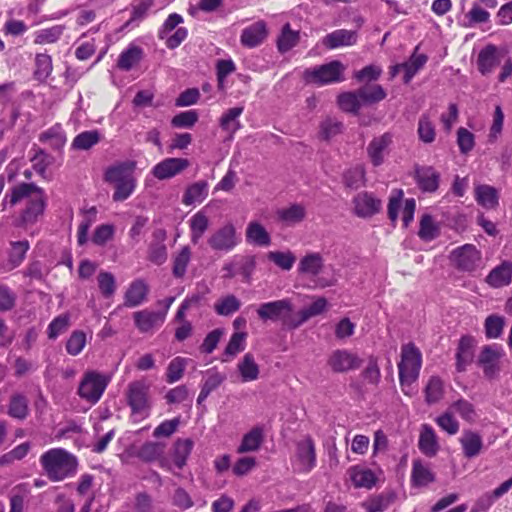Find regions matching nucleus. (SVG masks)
<instances>
[{
	"label": "nucleus",
	"instance_id": "nucleus-1",
	"mask_svg": "<svg viewBox=\"0 0 512 512\" xmlns=\"http://www.w3.org/2000/svg\"><path fill=\"white\" fill-rule=\"evenodd\" d=\"M28 197L31 198L16 220L17 226H28L37 222L39 216L44 213L46 208L45 192L34 183H21L14 186L11 192L5 196V201L9 202L12 206Z\"/></svg>",
	"mask_w": 512,
	"mask_h": 512
},
{
	"label": "nucleus",
	"instance_id": "nucleus-2",
	"mask_svg": "<svg viewBox=\"0 0 512 512\" xmlns=\"http://www.w3.org/2000/svg\"><path fill=\"white\" fill-rule=\"evenodd\" d=\"M39 463L45 475L53 482L74 477L78 469L77 457L64 448L47 450L40 456Z\"/></svg>",
	"mask_w": 512,
	"mask_h": 512
},
{
	"label": "nucleus",
	"instance_id": "nucleus-3",
	"mask_svg": "<svg viewBox=\"0 0 512 512\" xmlns=\"http://www.w3.org/2000/svg\"><path fill=\"white\" fill-rule=\"evenodd\" d=\"M421 366L422 354L419 348L412 342L402 345L398 373L400 387L405 395L413 394L412 384L417 381Z\"/></svg>",
	"mask_w": 512,
	"mask_h": 512
},
{
	"label": "nucleus",
	"instance_id": "nucleus-4",
	"mask_svg": "<svg viewBox=\"0 0 512 512\" xmlns=\"http://www.w3.org/2000/svg\"><path fill=\"white\" fill-rule=\"evenodd\" d=\"M257 316L262 322L281 321L283 327L288 330H295L296 328H290L289 323L296 320V315H293V304L289 298H284L275 301H269L261 303L257 310Z\"/></svg>",
	"mask_w": 512,
	"mask_h": 512
},
{
	"label": "nucleus",
	"instance_id": "nucleus-5",
	"mask_svg": "<svg viewBox=\"0 0 512 512\" xmlns=\"http://www.w3.org/2000/svg\"><path fill=\"white\" fill-rule=\"evenodd\" d=\"M127 404L131 409V416L136 422L150 416L151 404L149 401V385L144 381L129 383L126 392Z\"/></svg>",
	"mask_w": 512,
	"mask_h": 512
},
{
	"label": "nucleus",
	"instance_id": "nucleus-6",
	"mask_svg": "<svg viewBox=\"0 0 512 512\" xmlns=\"http://www.w3.org/2000/svg\"><path fill=\"white\" fill-rule=\"evenodd\" d=\"M109 381V377L98 371H87L79 383L78 395L94 405L101 399Z\"/></svg>",
	"mask_w": 512,
	"mask_h": 512
},
{
	"label": "nucleus",
	"instance_id": "nucleus-7",
	"mask_svg": "<svg viewBox=\"0 0 512 512\" xmlns=\"http://www.w3.org/2000/svg\"><path fill=\"white\" fill-rule=\"evenodd\" d=\"M343 71V64L338 60H334L327 64L315 67L312 70H307L305 75L307 81L310 83L323 86L341 82L343 80Z\"/></svg>",
	"mask_w": 512,
	"mask_h": 512
},
{
	"label": "nucleus",
	"instance_id": "nucleus-8",
	"mask_svg": "<svg viewBox=\"0 0 512 512\" xmlns=\"http://www.w3.org/2000/svg\"><path fill=\"white\" fill-rule=\"evenodd\" d=\"M241 242L233 223L228 222L216 229L208 238L207 243L214 251L230 252Z\"/></svg>",
	"mask_w": 512,
	"mask_h": 512
},
{
	"label": "nucleus",
	"instance_id": "nucleus-9",
	"mask_svg": "<svg viewBox=\"0 0 512 512\" xmlns=\"http://www.w3.org/2000/svg\"><path fill=\"white\" fill-rule=\"evenodd\" d=\"M291 462L298 473L308 474L316 467V449L311 437H306L297 443Z\"/></svg>",
	"mask_w": 512,
	"mask_h": 512
},
{
	"label": "nucleus",
	"instance_id": "nucleus-10",
	"mask_svg": "<svg viewBox=\"0 0 512 512\" xmlns=\"http://www.w3.org/2000/svg\"><path fill=\"white\" fill-rule=\"evenodd\" d=\"M166 444L160 441H146L135 452V456L145 463L157 462L159 467L172 471L170 461L165 457Z\"/></svg>",
	"mask_w": 512,
	"mask_h": 512
},
{
	"label": "nucleus",
	"instance_id": "nucleus-11",
	"mask_svg": "<svg viewBox=\"0 0 512 512\" xmlns=\"http://www.w3.org/2000/svg\"><path fill=\"white\" fill-rule=\"evenodd\" d=\"M451 257L457 269L465 272L475 271L482 261L481 251L473 244L457 247L452 251Z\"/></svg>",
	"mask_w": 512,
	"mask_h": 512
},
{
	"label": "nucleus",
	"instance_id": "nucleus-12",
	"mask_svg": "<svg viewBox=\"0 0 512 512\" xmlns=\"http://www.w3.org/2000/svg\"><path fill=\"white\" fill-rule=\"evenodd\" d=\"M353 212L359 218H370L378 214L382 209V202L373 193L363 191L352 199Z\"/></svg>",
	"mask_w": 512,
	"mask_h": 512
},
{
	"label": "nucleus",
	"instance_id": "nucleus-13",
	"mask_svg": "<svg viewBox=\"0 0 512 512\" xmlns=\"http://www.w3.org/2000/svg\"><path fill=\"white\" fill-rule=\"evenodd\" d=\"M503 349L497 344L485 345L478 356V364L482 367L487 378H493L499 371V360L503 356Z\"/></svg>",
	"mask_w": 512,
	"mask_h": 512
},
{
	"label": "nucleus",
	"instance_id": "nucleus-14",
	"mask_svg": "<svg viewBox=\"0 0 512 512\" xmlns=\"http://www.w3.org/2000/svg\"><path fill=\"white\" fill-rule=\"evenodd\" d=\"M190 166L186 158H165L152 168V175L158 180H166L179 175Z\"/></svg>",
	"mask_w": 512,
	"mask_h": 512
},
{
	"label": "nucleus",
	"instance_id": "nucleus-15",
	"mask_svg": "<svg viewBox=\"0 0 512 512\" xmlns=\"http://www.w3.org/2000/svg\"><path fill=\"white\" fill-rule=\"evenodd\" d=\"M414 180L424 193H434L439 188L440 173L432 166L415 165Z\"/></svg>",
	"mask_w": 512,
	"mask_h": 512
},
{
	"label": "nucleus",
	"instance_id": "nucleus-16",
	"mask_svg": "<svg viewBox=\"0 0 512 512\" xmlns=\"http://www.w3.org/2000/svg\"><path fill=\"white\" fill-rule=\"evenodd\" d=\"M38 141L46 145L52 151L63 154L67 143V134L61 123H55L38 135Z\"/></svg>",
	"mask_w": 512,
	"mask_h": 512
},
{
	"label": "nucleus",
	"instance_id": "nucleus-17",
	"mask_svg": "<svg viewBox=\"0 0 512 512\" xmlns=\"http://www.w3.org/2000/svg\"><path fill=\"white\" fill-rule=\"evenodd\" d=\"M362 361L353 352L345 349H337L328 359V365L336 373H344L360 367Z\"/></svg>",
	"mask_w": 512,
	"mask_h": 512
},
{
	"label": "nucleus",
	"instance_id": "nucleus-18",
	"mask_svg": "<svg viewBox=\"0 0 512 512\" xmlns=\"http://www.w3.org/2000/svg\"><path fill=\"white\" fill-rule=\"evenodd\" d=\"M392 142L393 135L390 132L374 137L370 141L367 146V155L374 167H379L384 163L385 155Z\"/></svg>",
	"mask_w": 512,
	"mask_h": 512
},
{
	"label": "nucleus",
	"instance_id": "nucleus-19",
	"mask_svg": "<svg viewBox=\"0 0 512 512\" xmlns=\"http://www.w3.org/2000/svg\"><path fill=\"white\" fill-rule=\"evenodd\" d=\"M133 318L140 332L149 333L162 326L166 319V311L156 312L145 309L135 312Z\"/></svg>",
	"mask_w": 512,
	"mask_h": 512
},
{
	"label": "nucleus",
	"instance_id": "nucleus-20",
	"mask_svg": "<svg viewBox=\"0 0 512 512\" xmlns=\"http://www.w3.org/2000/svg\"><path fill=\"white\" fill-rule=\"evenodd\" d=\"M268 30L265 21L259 20L245 27L240 36V42L244 47L255 48L267 38Z\"/></svg>",
	"mask_w": 512,
	"mask_h": 512
},
{
	"label": "nucleus",
	"instance_id": "nucleus-21",
	"mask_svg": "<svg viewBox=\"0 0 512 512\" xmlns=\"http://www.w3.org/2000/svg\"><path fill=\"white\" fill-rule=\"evenodd\" d=\"M358 34L356 31L337 29L328 33L321 40L322 45L328 50H334L343 46H352L357 43Z\"/></svg>",
	"mask_w": 512,
	"mask_h": 512
},
{
	"label": "nucleus",
	"instance_id": "nucleus-22",
	"mask_svg": "<svg viewBox=\"0 0 512 512\" xmlns=\"http://www.w3.org/2000/svg\"><path fill=\"white\" fill-rule=\"evenodd\" d=\"M30 249L28 240L11 241L10 248L7 251V260L2 263V271H11L19 267L26 258V254Z\"/></svg>",
	"mask_w": 512,
	"mask_h": 512
},
{
	"label": "nucleus",
	"instance_id": "nucleus-23",
	"mask_svg": "<svg viewBox=\"0 0 512 512\" xmlns=\"http://www.w3.org/2000/svg\"><path fill=\"white\" fill-rule=\"evenodd\" d=\"M347 474L355 488L372 489L377 483L375 473L362 465H353L348 468Z\"/></svg>",
	"mask_w": 512,
	"mask_h": 512
},
{
	"label": "nucleus",
	"instance_id": "nucleus-24",
	"mask_svg": "<svg viewBox=\"0 0 512 512\" xmlns=\"http://www.w3.org/2000/svg\"><path fill=\"white\" fill-rule=\"evenodd\" d=\"M499 63V52L495 45L488 44L480 50L477 57V68L483 76L492 73Z\"/></svg>",
	"mask_w": 512,
	"mask_h": 512
},
{
	"label": "nucleus",
	"instance_id": "nucleus-25",
	"mask_svg": "<svg viewBox=\"0 0 512 512\" xmlns=\"http://www.w3.org/2000/svg\"><path fill=\"white\" fill-rule=\"evenodd\" d=\"M499 191L488 184H477L474 187V198L477 204L486 210H494L499 206Z\"/></svg>",
	"mask_w": 512,
	"mask_h": 512
},
{
	"label": "nucleus",
	"instance_id": "nucleus-26",
	"mask_svg": "<svg viewBox=\"0 0 512 512\" xmlns=\"http://www.w3.org/2000/svg\"><path fill=\"white\" fill-rule=\"evenodd\" d=\"M462 453L465 458L472 459L477 457L484 447L482 436L472 430H465L459 438Z\"/></svg>",
	"mask_w": 512,
	"mask_h": 512
},
{
	"label": "nucleus",
	"instance_id": "nucleus-27",
	"mask_svg": "<svg viewBox=\"0 0 512 512\" xmlns=\"http://www.w3.org/2000/svg\"><path fill=\"white\" fill-rule=\"evenodd\" d=\"M435 480L436 475L427 464H424L420 459L413 460L410 475L411 486L426 487Z\"/></svg>",
	"mask_w": 512,
	"mask_h": 512
},
{
	"label": "nucleus",
	"instance_id": "nucleus-28",
	"mask_svg": "<svg viewBox=\"0 0 512 512\" xmlns=\"http://www.w3.org/2000/svg\"><path fill=\"white\" fill-rule=\"evenodd\" d=\"M512 281V263L503 261L486 276V283L493 288L508 286Z\"/></svg>",
	"mask_w": 512,
	"mask_h": 512
},
{
	"label": "nucleus",
	"instance_id": "nucleus-29",
	"mask_svg": "<svg viewBox=\"0 0 512 512\" xmlns=\"http://www.w3.org/2000/svg\"><path fill=\"white\" fill-rule=\"evenodd\" d=\"M191 243L197 245L210 226V220L206 212L201 209L188 220Z\"/></svg>",
	"mask_w": 512,
	"mask_h": 512
},
{
	"label": "nucleus",
	"instance_id": "nucleus-30",
	"mask_svg": "<svg viewBox=\"0 0 512 512\" xmlns=\"http://www.w3.org/2000/svg\"><path fill=\"white\" fill-rule=\"evenodd\" d=\"M144 58V50L133 43L129 44L118 56L117 67L122 71H130Z\"/></svg>",
	"mask_w": 512,
	"mask_h": 512
},
{
	"label": "nucleus",
	"instance_id": "nucleus-31",
	"mask_svg": "<svg viewBox=\"0 0 512 512\" xmlns=\"http://www.w3.org/2000/svg\"><path fill=\"white\" fill-rule=\"evenodd\" d=\"M418 448L421 453L427 457H433L437 454L439 445L435 431L431 425L422 424L418 440Z\"/></svg>",
	"mask_w": 512,
	"mask_h": 512
},
{
	"label": "nucleus",
	"instance_id": "nucleus-32",
	"mask_svg": "<svg viewBox=\"0 0 512 512\" xmlns=\"http://www.w3.org/2000/svg\"><path fill=\"white\" fill-rule=\"evenodd\" d=\"M209 185L205 180L194 182L187 186L182 196V204L192 206L202 203L208 196Z\"/></svg>",
	"mask_w": 512,
	"mask_h": 512
},
{
	"label": "nucleus",
	"instance_id": "nucleus-33",
	"mask_svg": "<svg viewBox=\"0 0 512 512\" xmlns=\"http://www.w3.org/2000/svg\"><path fill=\"white\" fill-rule=\"evenodd\" d=\"M264 428L255 426L242 437L240 445L237 447V453L244 454L259 450L264 442Z\"/></svg>",
	"mask_w": 512,
	"mask_h": 512
},
{
	"label": "nucleus",
	"instance_id": "nucleus-34",
	"mask_svg": "<svg viewBox=\"0 0 512 512\" xmlns=\"http://www.w3.org/2000/svg\"><path fill=\"white\" fill-rule=\"evenodd\" d=\"M324 268V259L318 252H310L303 256L298 264L299 274L317 276Z\"/></svg>",
	"mask_w": 512,
	"mask_h": 512
},
{
	"label": "nucleus",
	"instance_id": "nucleus-35",
	"mask_svg": "<svg viewBox=\"0 0 512 512\" xmlns=\"http://www.w3.org/2000/svg\"><path fill=\"white\" fill-rule=\"evenodd\" d=\"M327 307V300L323 297L317 298L307 308L300 310L296 315V320L288 322L290 328H299L310 318L320 315Z\"/></svg>",
	"mask_w": 512,
	"mask_h": 512
},
{
	"label": "nucleus",
	"instance_id": "nucleus-36",
	"mask_svg": "<svg viewBox=\"0 0 512 512\" xmlns=\"http://www.w3.org/2000/svg\"><path fill=\"white\" fill-rule=\"evenodd\" d=\"M245 236L248 243L259 247H267L271 243L270 234L263 225L256 221L248 223Z\"/></svg>",
	"mask_w": 512,
	"mask_h": 512
},
{
	"label": "nucleus",
	"instance_id": "nucleus-37",
	"mask_svg": "<svg viewBox=\"0 0 512 512\" xmlns=\"http://www.w3.org/2000/svg\"><path fill=\"white\" fill-rule=\"evenodd\" d=\"M148 291V286L143 280L132 281L125 293V305L127 307L139 306L146 299Z\"/></svg>",
	"mask_w": 512,
	"mask_h": 512
},
{
	"label": "nucleus",
	"instance_id": "nucleus-38",
	"mask_svg": "<svg viewBox=\"0 0 512 512\" xmlns=\"http://www.w3.org/2000/svg\"><path fill=\"white\" fill-rule=\"evenodd\" d=\"M194 447V442L190 438H178L173 444L172 451V459L174 465L178 469H183V467L187 463V459L189 458L192 449Z\"/></svg>",
	"mask_w": 512,
	"mask_h": 512
},
{
	"label": "nucleus",
	"instance_id": "nucleus-39",
	"mask_svg": "<svg viewBox=\"0 0 512 512\" xmlns=\"http://www.w3.org/2000/svg\"><path fill=\"white\" fill-rule=\"evenodd\" d=\"M238 372L243 382L255 381L259 377L260 369L253 354L246 353L237 364Z\"/></svg>",
	"mask_w": 512,
	"mask_h": 512
},
{
	"label": "nucleus",
	"instance_id": "nucleus-40",
	"mask_svg": "<svg viewBox=\"0 0 512 512\" xmlns=\"http://www.w3.org/2000/svg\"><path fill=\"white\" fill-rule=\"evenodd\" d=\"M418 139L424 144H431L436 139V127L429 113H423L417 123Z\"/></svg>",
	"mask_w": 512,
	"mask_h": 512
},
{
	"label": "nucleus",
	"instance_id": "nucleus-41",
	"mask_svg": "<svg viewBox=\"0 0 512 512\" xmlns=\"http://www.w3.org/2000/svg\"><path fill=\"white\" fill-rule=\"evenodd\" d=\"M135 167L134 162H122L106 169L104 179L108 183L114 185L124 180L125 178L132 177V170Z\"/></svg>",
	"mask_w": 512,
	"mask_h": 512
},
{
	"label": "nucleus",
	"instance_id": "nucleus-42",
	"mask_svg": "<svg viewBox=\"0 0 512 512\" xmlns=\"http://www.w3.org/2000/svg\"><path fill=\"white\" fill-rule=\"evenodd\" d=\"M346 188L358 190L366 184V170L363 165H356L347 169L342 176Z\"/></svg>",
	"mask_w": 512,
	"mask_h": 512
},
{
	"label": "nucleus",
	"instance_id": "nucleus-43",
	"mask_svg": "<svg viewBox=\"0 0 512 512\" xmlns=\"http://www.w3.org/2000/svg\"><path fill=\"white\" fill-rule=\"evenodd\" d=\"M395 495L391 492H383L370 497L362 503L366 512H384L394 502Z\"/></svg>",
	"mask_w": 512,
	"mask_h": 512
},
{
	"label": "nucleus",
	"instance_id": "nucleus-44",
	"mask_svg": "<svg viewBox=\"0 0 512 512\" xmlns=\"http://www.w3.org/2000/svg\"><path fill=\"white\" fill-rule=\"evenodd\" d=\"M243 112V106L233 107L224 112L219 119V126L221 129L234 134L241 127L238 118L243 114Z\"/></svg>",
	"mask_w": 512,
	"mask_h": 512
},
{
	"label": "nucleus",
	"instance_id": "nucleus-45",
	"mask_svg": "<svg viewBox=\"0 0 512 512\" xmlns=\"http://www.w3.org/2000/svg\"><path fill=\"white\" fill-rule=\"evenodd\" d=\"M300 40L299 31L291 29V25L286 23L277 39V49L280 53H286L294 48Z\"/></svg>",
	"mask_w": 512,
	"mask_h": 512
},
{
	"label": "nucleus",
	"instance_id": "nucleus-46",
	"mask_svg": "<svg viewBox=\"0 0 512 512\" xmlns=\"http://www.w3.org/2000/svg\"><path fill=\"white\" fill-rule=\"evenodd\" d=\"M235 265L237 275L241 276L242 282L250 284L256 269V257L254 255L235 256Z\"/></svg>",
	"mask_w": 512,
	"mask_h": 512
},
{
	"label": "nucleus",
	"instance_id": "nucleus-47",
	"mask_svg": "<svg viewBox=\"0 0 512 512\" xmlns=\"http://www.w3.org/2000/svg\"><path fill=\"white\" fill-rule=\"evenodd\" d=\"M357 91L363 106L380 102L384 100L387 95L383 87L379 84L365 85L360 87Z\"/></svg>",
	"mask_w": 512,
	"mask_h": 512
},
{
	"label": "nucleus",
	"instance_id": "nucleus-48",
	"mask_svg": "<svg viewBox=\"0 0 512 512\" xmlns=\"http://www.w3.org/2000/svg\"><path fill=\"white\" fill-rule=\"evenodd\" d=\"M30 493L27 484L15 486L9 493V512H24L25 501Z\"/></svg>",
	"mask_w": 512,
	"mask_h": 512
},
{
	"label": "nucleus",
	"instance_id": "nucleus-49",
	"mask_svg": "<svg viewBox=\"0 0 512 512\" xmlns=\"http://www.w3.org/2000/svg\"><path fill=\"white\" fill-rule=\"evenodd\" d=\"M425 401L432 405L438 403L444 396V384L440 377L431 376L424 389Z\"/></svg>",
	"mask_w": 512,
	"mask_h": 512
},
{
	"label": "nucleus",
	"instance_id": "nucleus-50",
	"mask_svg": "<svg viewBox=\"0 0 512 512\" xmlns=\"http://www.w3.org/2000/svg\"><path fill=\"white\" fill-rule=\"evenodd\" d=\"M306 216L305 208L300 204H293L287 208L277 211L278 219L286 225H293L301 222Z\"/></svg>",
	"mask_w": 512,
	"mask_h": 512
},
{
	"label": "nucleus",
	"instance_id": "nucleus-51",
	"mask_svg": "<svg viewBox=\"0 0 512 512\" xmlns=\"http://www.w3.org/2000/svg\"><path fill=\"white\" fill-rule=\"evenodd\" d=\"M100 141V133L98 130L83 131L76 135L71 143L74 150H89Z\"/></svg>",
	"mask_w": 512,
	"mask_h": 512
},
{
	"label": "nucleus",
	"instance_id": "nucleus-52",
	"mask_svg": "<svg viewBox=\"0 0 512 512\" xmlns=\"http://www.w3.org/2000/svg\"><path fill=\"white\" fill-rule=\"evenodd\" d=\"M29 412L28 400L22 394H14L8 405V415L18 420H24Z\"/></svg>",
	"mask_w": 512,
	"mask_h": 512
},
{
	"label": "nucleus",
	"instance_id": "nucleus-53",
	"mask_svg": "<svg viewBox=\"0 0 512 512\" xmlns=\"http://www.w3.org/2000/svg\"><path fill=\"white\" fill-rule=\"evenodd\" d=\"M427 60L428 57L425 54H413L407 62L403 63V82L408 84L417 72L426 64Z\"/></svg>",
	"mask_w": 512,
	"mask_h": 512
},
{
	"label": "nucleus",
	"instance_id": "nucleus-54",
	"mask_svg": "<svg viewBox=\"0 0 512 512\" xmlns=\"http://www.w3.org/2000/svg\"><path fill=\"white\" fill-rule=\"evenodd\" d=\"M241 307L240 300L233 294L218 299L214 304L215 312L220 316H229L237 312Z\"/></svg>",
	"mask_w": 512,
	"mask_h": 512
},
{
	"label": "nucleus",
	"instance_id": "nucleus-55",
	"mask_svg": "<svg viewBox=\"0 0 512 512\" xmlns=\"http://www.w3.org/2000/svg\"><path fill=\"white\" fill-rule=\"evenodd\" d=\"M512 488V477L506 481H504L502 484H500L497 488H495L491 493H487L483 495L479 500L477 501V505L485 510L490 508L493 503L500 497H502L504 494H506L510 489Z\"/></svg>",
	"mask_w": 512,
	"mask_h": 512
},
{
	"label": "nucleus",
	"instance_id": "nucleus-56",
	"mask_svg": "<svg viewBox=\"0 0 512 512\" xmlns=\"http://www.w3.org/2000/svg\"><path fill=\"white\" fill-rule=\"evenodd\" d=\"M439 227L430 214H424L420 219L418 236L424 241H432L439 236Z\"/></svg>",
	"mask_w": 512,
	"mask_h": 512
},
{
	"label": "nucleus",
	"instance_id": "nucleus-57",
	"mask_svg": "<svg viewBox=\"0 0 512 512\" xmlns=\"http://www.w3.org/2000/svg\"><path fill=\"white\" fill-rule=\"evenodd\" d=\"M505 326V318L497 314L489 315L484 322V331L487 339L499 338Z\"/></svg>",
	"mask_w": 512,
	"mask_h": 512
},
{
	"label": "nucleus",
	"instance_id": "nucleus-58",
	"mask_svg": "<svg viewBox=\"0 0 512 512\" xmlns=\"http://www.w3.org/2000/svg\"><path fill=\"white\" fill-rule=\"evenodd\" d=\"M337 103L341 110L357 114L363 106L361 99L358 97V91L345 92L338 96Z\"/></svg>",
	"mask_w": 512,
	"mask_h": 512
},
{
	"label": "nucleus",
	"instance_id": "nucleus-59",
	"mask_svg": "<svg viewBox=\"0 0 512 512\" xmlns=\"http://www.w3.org/2000/svg\"><path fill=\"white\" fill-rule=\"evenodd\" d=\"M319 128V137L328 141L342 132L343 123L334 117H326L321 121Z\"/></svg>",
	"mask_w": 512,
	"mask_h": 512
},
{
	"label": "nucleus",
	"instance_id": "nucleus-60",
	"mask_svg": "<svg viewBox=\"0 0 512 512\" xmlns=\"http://www.w3.org/2000/svg\"><path fill=\"white\" fill-rule=\"evenodd\" d=\"M191 260V249L189 246L181 248L173 258L172 273L176 278H182L187 270V266Z\"/></svg>",
	"mask_w": 512,
	"mask_h": 512
},
{
	"label": "nucleus",
	"instance_id": "nucleus-61",
	"mask_svg": "<svg viewBox=\"0 0 512 512\" xmlns=\"http://www.w3.org/2000/svg\"><path fill=\"white\" fill-rule=\"evenodd\" d=\"M153 5L154 0H134L131 4V16L125 23V27H128L134 22L142 21Z\"/></svg>",
	"mask_w": 512,
	"mask_h": 512
},
{
	"label": "nucleus",
	"instance_id": "nucleus-62",
	"mask_svg": "<svg viewBox=\"0 0 512 512\" xmlns=\"http://www.w3.org/2000/svg\"><path fill=\"white\" fill-rule=\"evenodd\" d=\"M266 257L277 267L285 271L291 270L296 261V257L291 251H269Z\"/></svg>",
	"mask_w": 512,
	"mask_h": 512
},
{
	"label": "nucleus",
	"instance_id": "nucleus-63",
	"mask_svg": "<svg viewBox=\"0 0 512 512\" xmlns=\"http://www.w3.org/2000/svg\"><path fill=\"white\" fill-rule=\"evenodd\" d=\"M86 343V333L82 330H74L66 342V352L71 356H77L82 352Z\"/></svg>",
	"mask_w": 512,
	"mask_h": 512
},
{
	"label": "nucleus",
	"instance_id": "nucleus-64",
	"mask_svg": "<svg viewBox=\"0 0 512 512\" xmlns=\"http://www.w3.org/2000/svg\"><path fill=\"white\" fill-rule=\"evenodd\" d=\"M247 332L244 331H235L224 350V354L229 357H235L240 352L244 351L246 348V339Z\"/></svg>",
	"mask_w": 512,
	"mask_h": 512
}]
</instances>
